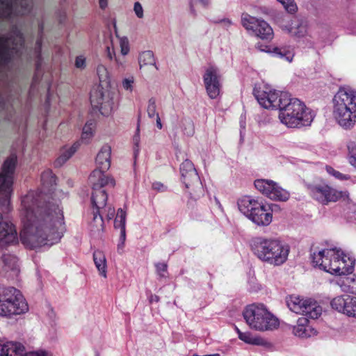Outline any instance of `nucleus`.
Masks as SVG:
<instances>
[{
	"instance_id": "39",
	"label": "nucleus",
	"mask_w": 356,
	"mask_h": 356,
	"mask_svg": "<svg viewBox=\"0 0 356 356\" xmlns=\"http://www.w3.org/2000/svg\"><path fill=\"white\" fill-rule=\"evenodd\" d=\"M341 290L345 293L356 294V286L355 280L350 277H346L341 282H338Z\"/></svg>"
},
{
	"instance_id": "58",
	"label": "nucleus",
	"mask_w": 356,
	"mask_h": 356,
	"mask_svg": "<svg viewBox=\"0 0 356 356\" xmlns=\"http://www.w3.org/2000/svg\"><path fill=\"white\" fill-rule=\"evenodd\" d=\"M47 316L49 318V319L52 321H54L56 319V313L54 311V309L49 306L48 307V312H47Z\"/></svg>"
},
{
	"instance_id": "8",
	"label": "nucleus",
	"mask_w": 356,
	"mask_h": 356,
	"mask_svg": "<svg viewBox=\"0 0 356 356\" xmlns=\"http://www.w3.org/2000/svg\"><path fill=\"white\" fill-rule=\"evenodd\" d=\"M239 211L257 225L267 226L272 221L268 206L250 196H244L237 202Z\"/></svg>"
},
{
	"instance_id": "16",
	"label": "nucleus",
	"mask_w": 356,
	"mask_h": 356,
	"mask_svg": "<svg viewBox=\"0 0 356 356\" xmlns=\"http://www.w3.org/2000/svg\"><path fill=\"white\" fill-rule=\"evenodd\" d=\"M17 242V233L15 227L11 222L3 221V216L0 212V249Z\"/></svg>"
},
{
	"instance_id": "28",
	"label": "nucleus",
	"mask_w": 356,
	"mask_h": 356,
	"mask_svg": "<svg viewBox=\"0 0 356 356\" xmlns=\"http://www.w3.org/2000/svg\"><path fill=\"white\" fill-rule=\"evenodd\" d=\"M93 261L99 273V275L103 276L104 277H106L107 264L106 257L104 252L100 250L94 251Z\"/></svg>"
},
{
	"instance_id": "46",
	"label": "nucleus",
	"mask_w": 356,
	"mask_h": 356,
	"mask_svg": "<svg viewBox=\"0 0 356 356\" xmlns=\"http://www.w3.org/2000/svg\"><path fill=\"white\" fill-rule=\"evenodd\" d=\"M156 99L154 98H150L148 101L147 112L149 118H153L157 117L159 113L156 112Z\"/></svg>"
},
{
	"instance_id": "59",
	"label": "nucleus",
	"mask_w": 356,
	"mask_h": 356,
	"mask_svg": "<svg viewBox=\"0 0 356 356\" xmlns=\"http://www.w3.org/2000/svg\"><path fill=\"white\" fill-rule=\"evenodd\" d=\"M219 22L222 23L223 26L227 29L229 28L232 24V21L229 19L227 18L221 19Z\"/></svg>"
},
{
	"instance_id": "3",
	"label": "nucleus",
	"mask_w": 356,
	"mask_h": 356,
	"mask_svg": "<svg viewBox=\"0 0 356 356\" xmlns=\"http://www.w3.org/2000/svg\"><path fill=\"white\" fill-rule=\"evenodd\" d=\"M311 259L314 266L339 275L352 273L355 263L353 257L336 248L314 251L311 254Z\"/></svg>"
},
{
	"instance_id": "32",
	"label": "nucleus",
	"mask_w": 356,
	"mask_h": 356,
	"mask_svg": "<svg viewBox=\"0 0 356 356\" xmlns=\"http://www.w3.org/2000/svg\"><path fill=\"white\" fill-rule=\"evenodd\" d=\"M95 128V122L92 120H88L83 128L81 141L88 143L92 138Z\"/></svg>"
},
{
	"instance_id": "12",
	"label": "nucleus",
	"mask_w": 356,
	"mask_h": 356,
	"mask_svg": "<svg viewBox=\"0 0 356 356\" xmlns=\"http://www.w3.org/2000/svg\"><path fill=\"white\" fill-rule=\"evenodd\" d=\"M309 195L319 203L327 205L335 202L341 197V193L325 183H314L307 185Z\"/></svg>"
},
{
	"instance_id": "4",
	"label": "nucleus",
	"mask_w": 356,
	"mask_h": 356,
	"mask_svg": "<svg viewBox=\"0 0 356 356\" xmlns=\"http://www.w3.org/2000/svg\"><path fill=\"white\" fill-rule=\"evenodd\" d=\"M250 249L260 261L273 266L283 264L290 251L289 246L278 238L264 236L252 238Z\"/></svg>"
},
{
	"instance_id": "30",
	"label": "nucleus",
	"mask_w": 356,
	"mask_h": 356,
	"mask_svg": "<svg viewBox=\"0 0 356 356\" xmlns=\"http://www.w3.org/2000/svg\"><path fill=\"white\" fill-rule=\"evenodd\" d=\"M305 299L298 296H291L286 298V305L289 309L298 314H302L305 307Z\"/></svg>"
},
{
	"instance_id": "27",
	"label": "nucleus",
	"mask_w": 356,
	"mask_h": 356,
	"mask_svg": "<svg viewBox=\"0 0 356 356\" xmlns=\"http://www.w3.org/2000/svg\"><path fill=\"white\" fill-rule=\"evenodd\" d=\"M203 81L204 85L221 83L218 68L214 65L209 66L203 75Z\"/></svg>"
},
{
	"instance_id": "1",
	"label": "nucleus",
	"mask_w": 356,
	"mask_h": 356,
	"mask_svg": "<svg viewBox=\"0 0 356 356\" xmlns=\"http://www.w3.org/2000/svg\"><path fill=\"white\" fill-rule=\"evenodd\" d=\"M65 232L64 217L59 204L39 206L24 222V246L36 249L58 243Z\"/></svg>"
},
{
	"instance_id": "26",
	"label": "nucleus",
	"mask_w": 356,
	"mask_h": 356,
	"mask_svg": "<svg viewBox=\"0 0 356 356\" xmlns=\"http://www.w3.org/2000/svg\"><path fill=\"white\" fill-rule=\"evenodd\" d=\"M80 142L76 141L70 147L63 148L60 152V156L55 161L54 165L56 167L62 166L72 156L80 147Z\"/></svg>"
},
{
	"instance_id": "25",
	"label": "nucleus",
	"mask_w": 356,
	"mask_h": 356,
	"mask_svg": "<svg viewBox=\"0 0 356 356\" xmlns=\"http://www.w3.org/2000/svg\"><path fill=\"white\" fill-rule=\"evenodd\" d=\"M322 313V308L318 303L312 299H305L303 312L301 314L312 319L318 318Z\"/></svg>"
},
{
	"instance_id": "20",
	"label": "nucleus",
	"mask_w": 356,
	"mask_h": 356,
	"mask_svg": "<svg viewBox=\"0 0 356 356\" xmlns=\"http://www.w3.org/2000/svg\"><path fill=\"white\" fill-rule=\"evenodd\" d=\"M353 298L349 295H343L334 298L331 302L332 307L348 316H353L355 312L353 309Z\"/></svg>"
},
{
	"instance_id": "29",
	"label": "nucleus",
	"mask_w": 356,
	"mask_h": 356,
	"mask_svg": "<svg viewBox=\"0 0 356 356\" xmlns=\"http://www.w3.org/2000/svg\"><path fill=\"white\" fill-rule=\"evenodd\" d=\"M7 39L0 36V65H7L12 60V54L10 47L6 44Z\"/></svg>"
},
{
	"instance_id": "55",
	"label": "nucleus",
	"mask_w": 356,
	"mask_h": 356,
	"mask_svg": "<svg viewBox=\"0 0 356 356\" xmlns=\"http://www.w3.org/2000/svg\"><path fill=\"white\" fill-rule=\"evenodd\" d=\"M152 188L158 192H164L166 187L161 182L156 181L152 184Z\"/></svg>"
},
{
	"instance_id": "21",
	"label": "nucleus",
	"mask_w": 356,
	"mask_h": 356,
	"mask_svg": "<svg viewBox=\"0 0 356 356\" xmlns=\"http://www.w3.org/2000/svg\"><path fill=\"white\" fill-rule=\"evenodd\" d=\"M293 333L300 338H307L316 335V331L309 325V320L306 317H300L297 321L296 325L293 326Z\"/></svg>"
},
{
	"instance_id": "63",
	"label": "nucleus",
	"mask_w": 356,
	"mask_h": 356,
	"mask_svg": "<svg viewBox=\"0 0 356 356\" xmlns=\"http://www.w3.org/2000/svg\"><path fill=\"white\" fill-rule=\"evenodd\" d=\"M353 307L354 311H355V312H353L354 314H353V317H355L356 318V297H354V298H353Z\"/></svg>"
},
{
	"instance_id": "62",
	"label": "nucleus",
	"mask_w": 356,
	"mask_h": 356,
	"mask_svg": "<svg viewBox=\"0 0 356 356\" xmlns=\"http://www.w3.org/2000/svg\"><path fill=\"white\" fill-rule=\"evenodd\" d=\"M156 127L159 129H161L162 127H163V125H162V123L161 122V119H160V117L159 115H157L156 117Z\"/></svg>"
},
{
	"instance_id": "38",
	"label": "nucleus",
	"mask_w": 356,
	"mask_h": 356,
	"mask_svg": "<svg viewBox=\"0 0 356 356\" xmlns=\"http://www.w3.org/2000/svg\"><path fill=\"white\" fill-rule=\"evenodd\" d=\"M56 177L51 170H47L44 171L41 175V181L42 185L50 188L56 185Z\"/></svg>"
},
{
	"instance_id": "10",
	"label": "nucleus",
	"mask_w": 356,
	"mask_h": 356,
	"mask_svg": "<svg viewBox=\"0 0 356 356\" xmlns=\"http://www.w3.org/2000/svg\"><path fill=\"white\" fill-rule=\"evenodd\" d=\"M21 291L13 286H0V316L21 314L19 306Z\"/></svg>"
},
{
	"instance_id": "35",
	"label": "nucleus",
	"mask_w": 356,
	"mask_h": 356,
	"mask_svg": "<svg viewBox=\"0 0 356 356\" xmlns=\"http://www.w3.org/2000/svg\"><path fill=\"white\" fill-rule=\"evenodd\" d=\"M13 8V0H0V18H10Z\"/></svg>"
},
{
	"instance_id": "61",
	"label": "nucleus",
	"mask_w": 356,
	"mask_h": 356,
	"mask_svg": "<svg viewBox=\"0 0 356 356\" xmlns=\"http://www.w3.org/2000/svg\"><path fill=\"white\" fill-rule=\"evenodd\" d=\"M6 106V99L4 97L0 95V110L4 109Z\"/></svg>"
},
{
	"instance_id": "52",
	"label": "nucleus",
	"mask_w": 356,
	"mask_h": 356,
	"mask_svg": "<svg viewBox=\"0 0 356 356\" xmlns=\"http://www.w3.org/2000/svg\"><path fill=\"white\" fill-rule=\"evenodd\" d=\"M134 10L136 15L138 18L143 17V8L142 5L139 2H136L134 3Z\"/></svg>"
},
{
	"instance_id": "5",
	"label": "nucleus",
	"mask_w": 356,
	"mask_h": 356,
	"mask_svg": "<svg viewBox=\"0 0 356 356\" xmlns=\"http://www.w3.org/2000/svg\"><path fill=\"white\" fill-rule=\"evenodd\" d=\"M333 103V114L337 123L345 129L353 128L356 124V90L340 88Z\"/></svg>"
},
{
	"instance_id": "22",
	"label": "nucleus",
	"mask_w": 356,
	"mask_h": 356,
	"mask_svg": "<svg viewBox=\"0 0 356 356\" xmlns=\"http://www.w3.org/2000/svg\"><path fill=\"white\" fill-rule=\"evenodd\" d=\"M126 211L122 209H119L114 221L115 228L119 229L120 232L119 243L118 245V251L124 248L126 241Z\"/></svg>"
},
{
	"instance_id": "56",
	"label": "nucleus",
	"mask_w": 356,
	"mask_h": 356,
	"mask_svg": "<svg viewBox=\"0 0 356 356\" xmlns=\"http://www.w3.org/2000/svg\"><path fill=\"white\" fill-rule=\"evenodd\" d=\"M140 134V127H139V124H138L136 134L133 138V141H134V145L137 148H138L139 143H140V134Z\"/></svg>"
},
{
	"instance_id": "19",
	"label": "nucleus",
	"mask_w": 356,
	"mask_h": 356,
	"mask_svg": "<svg viewBox=\"0 0 356 356\" xmlns=\"http://www.w3.org/2000/svg\"><path fill=\"white\" fill-rule=\"evenodd\" d=\"M1 265V271L5 273L8 277H17L19 275L20 270L17 265V258L10 254H3L0 259Z\"/></svg>"
},
{
	"instance_id": "54",
	"label": "nucleus",
	"mask_w": 356,
	"mask_h": 356,
	"mask_svg": "<svg viewBox=\"0 0 356 356\" xmlns=\"http://www.w3.org/2000/svg\"><path fill=\"white\" fill-rule=\"evenodd\" d=\"M293 33L298 38L303 37L307 33V29L305 26L300 25L297 27L296 30L293 32Z\"/></svg>"
},
{
	"instance_id": "41",
	"label": "nucleus",
	"mask_w": 356,
	"mask_h": 356,
	"mask_svg": "<svg viewBox=\"0 0 356 356\" xmlns=\"http://www.w3.org/2000/svg\"><path fill=\"white\" fill-rule=\"evenodd\" d=\"M207 95L211 99H216L221 89V83L204 85Z\"/></svg>"
},
{
	"instance_id": "60",
	"label": "nucleus",
	"mask_w": 356,
	"mask_h": 356,
	"mask_svg": "<svg viewBox=\"0 0 356 356\" xmlns=\"http://www.w3.org/2000/svg\"><path fill=\"white\" fill-rule=\"evenodd\" d=\"M99 4L102 9H105L108 6V0H99Z\"/></svg>"
},
{
	"instance_id": "50",
	"label": "nucleus",
	"mask_w": 356,
	"mask_h": 356,
	"mask_svg": "<svg viewBox=\"0 0 356 356\" xmlns=\"http://www.w3.org/2000/svg\"><path fill=\"white\" fill-rule=\"evenodd\" d=\"M134 78L129 77L123 79L122 85L124 90H129L130 92L133 90V83H134Z\"/></svg>"
},
{
	"instance_id": "47",
	"label": "nucleus",
	"mask_w": 356,
	"mask_h": 356,
	"mask_svg": "<svg viewBox=\"0 0 356 356\" xmlns=\"http://www.w3.org/2000/svg\"><path fill=\"white\" fill-rule=\"evenodd\" d=\"M210 4V0H189L191 12L195 14V8L200 5L203 8L207 7Z\"/></svg>"
},
{
	"instance_id": "31",
	"label": "nucleus",
	"mask_w": 356,
	"mask_h": 356,
	"mask_svg": "<svg viewBox=\"0 0 356 356\" xmlns=\"http://www.w3.org/2000/svg\"><path fill=\"white\" fill-rule=\"evenodd\" d=\"M239 339L246 343L251 345L263 346L265 344V340L263 338L253 334L250 332H244V333H240Z\"/></svg>"
},
{
	"instance_id": "36",
	"label": "nucleus",
	"mask_w": 356,
	"mask_h": 356,
	"mask_svg": "<svg viewBox=\"0 0 356 356\" xmlns=\"http://www.w3.org/2000/svg\"><path fill=\"white\" fill-rule=\"evenodd\" d=\"M273 53L280 58L286 61L291 62L294 56V52L292 48L288 47H276L274 49Z\"/></svg>"
},
{
	"instance_id": "42",
	"label": "nucleus",
	"mask_w": 356,
	"mask_h": 356,
	"mask_svg": "<svg viewBox=\"0 0 356 356\" xmlns=\"http://www.w3.org/2000/svg\"><path fill=\"white\" fill-rule=\"evenodd\" d=\"M38 0H24V16L26 13H38Z\"/></svg>"
},
{
	"instance_id": "51",
	"label": "nucleus",
	"mask_w": 356,
	"mask_h": 356,
	"mask_svg": "<svg viewBox=\"0 0 356 356\" xmlns=\"http://www.w3.org/2000/svg\"><path fill=\"white\" fill-rule=\"evenodd\" d=\"M75 67L79 69H84L86 67V58L83 56H79L75 59Z\"/></svg>"
},
{
	"instance_id": "24",
	"label": "nucleus",
	"mask_w": 356,
	"mask_h": 356,
	"mask_svg": "<svg viewBox=\"0 0 356 356\" xmlns=\"http://www.w3.org/2000/svg\"><path fill=\"white\" fill-rule=\"evenodd\" d=\"M0 356H22V344L13 341L0 343Z\"/></svg>"
},
{
	"instance_id": "6",
	"label": "nucleus",
	"mask_w": 356,
	"mask_h": 356,
	"mask_svg": "<svg viewBox=\"0 0 356 356\" xmlns=\"http://www.w3.org/2000/svg\"><path fill=\"white\" fill-rule=\"evenodd\" d=\"M243 316L252 330L264 332L278 327L279 320L263 304H251L245 307Z\"/></svg>"
},
{
	"instance_id": "40",
	"label": "nucleus",
	"mask_w": 356,
	"mask_h": 356,
	"mask_svg": "<svg viewBox=\"0 0 356 356\" xmlns=\"http://www.w3.org/2000/svg\"><path fill=\"white\" fill-rule=\"evenodd\" d=\"M325 170L330 175L332 176L333 177H334L335 179H337L338 180H340V181L350 180L352 183L354 182L350 176H349L348 175H346V174H343V173L340 172L339 171L334 169L331 166L327 165L325 167Z\"/></svg>"
},
{
	"instance_id": "23",
	"label": "nucleus",
	"mask_w": 356,
	"mask_h": 356,
	"mask_svg": "<svg viewBox=\"0 0 356 356\" xmlns=\"http://www.w3.org/2000/svg\"><path fill=\"white\" fill-rule=\"evenodd\" d=\"M111 148L109 145H104L98 152L96 157V165L97 168L107 170L111 166Z\"/></svg>"
},
{
	"instance_id": "13",
	"label": "nucleus",
	"mask_w": 356,
	"mask_h": 356,
	"mask_svg": "<svg viewBox=\"0 0 356 356\" xmlns=\"http://www.w3.org/2000/svg\"><path fill=\"white\" fill-rule=\"evenodd\" d=\"M241 22L247 31L262 40H271L273 37L272 28L264 20L243 14Z\"/></svg>"
},
{
	"instance_id": "7",
	"label": "nucleus",
	"mask_w": 356,
	"mask_h": 356,
	"mask_svg": "<svg viewBox=\"0 0 356 356\" xmlns=\"http://www.w3.org/2000/svg\"><path fill=\"white\" fill-rule=\"evenodd\" d=\"M17 163V154L11 153L3 161L0 171V209L5 214L8 213L13 209L10 196Z\"/></svg>"
},
{
	"instance_id": "44",
	"label": "nucleus",
	"mask_w": 356,
	"mask_h": 356,
	"mask_svg": "<svg viewBox=\"0 0 356 356\" xmlns=\"http://www.w3.org/2000/svg\"><path fill=\"white\" fill-rule=\"evenodd\" d=\"M280 2L284 9L291 14L296 13L298 10L297 5L294 0H277Z\"/></svg>"
},
{
	"instance_id": "33",
	"label": "nucleus",
	"mask_w": 356,
	"mask_h": 356,
	"mask_svg": "<svg viewBox=\"0 0 356 356\" xmlns=\"http://www.w3.org/2000/svg\"><path fill=\"white\" fill-rule=\"evenodd\" d=\"M97 74L99 77V85L98 86H109L110 76L107 68L102 64L97 67Z\"/></svg>"
},
{
	"instance_id": "43",
	"label": "nucleus",
	"mask_w": 356,
	"mask_h": 356,
	"mask_svg": "<svg viewBox=\"0 0 356 356\" xmlns=\"http://www.w3.org/2000/svg\"><path fill=\"white\" fill-rule=\"evenodd\" d=\"M181 128L184 134L188 136H191L195 132L193 121L189 118L181 120Z\"/></svg>"
},
{
	"instance_id": "14",
	"label": "nucleus",
	"mask_w": 356,
	"mask_h": 356,
	"mask_svg": "<svg viewBox=\"0 0 356 356\" xmlns=\"http://www.w3.org/2000/svg\"><path fill=\"white\" fill-rule=\"evenodd\" d=\"M254 186L263 195L273 200L284 202L288 200L290 196L287 191L272 180L257 179L254 181Z\"/></svg>"
},
{
	"instance_id": "2",
	"label": "nucleus",
	"mask_w": 356,
	"mask_h": 356,
	"mask_svg": "<svg viewBox=\"0 0 356 356\" xmlns=\"http://www.w3.org/2000/svg\"><path fill=\"white\" fill-rule=\"evenodd\" d=\"M254 95L258 103L265 108L279 109L280 122L289 128L310 125L314 112L297 98L286 92L272 90L267 87L254 88Z\"/></svg>"
},
{
	"instance_id": "34",
	"label": "nucleus",
	"mask_w": 356,
	"mask_h": 356,
	"mask_svg": "<svg viewBox=\"0 0 356 356\" xmlns=\"http://www.w3.org/2000/svg\"><path fill=\"white\" fill-rule=\"evenodd\" d=\"M348 163L356 169V140H350L346 143Z\"/></svg>"
},
{
	"instance_id": "17",
	"label": "nucleus",
	"mask_w": 356,
	"mask_h": 356,
	"mask_svg": "<svg viewBox=\"0 0 356 356\" xmlns=\"http://www.w3.org/2000/svg\"><path fill=\"white\" fill-rule=\"evenodd\" d=\"M180 172L182 181L186 188L200 184V177L193 163L189 159H186L180 165Z\"/></svg>"
},
{
	"instance_id": "53",
	"label": "nucleus",
	"mask_w": 356,
	"mask_h": 356,
	"mask_svg": "<svg viewBox=\"0 0 356 356\" xmlns=\"http://www.w3.org/2000/svg\"><path fill=\"white\" fill-rule=\"evenodd\" d=\"M120 47L122 54L123 56L127 55L129 51V43L127 39H122L120 40Z\"/></svg>"
},
{
	"instance_id": "45",
	"label": "nucleus",
	"mask_w": 356,
	"mask_h": 356,
	"mask_svg": "<svg viewBox=\"0 0 356 356\" xmlns=\"http://www.w3.org/2000/svg\"><path fill=\"white\" fill-rule=\"evenodd\" d=\"M46 204H56V202H50V201H38V200H35L34 202H33V204L31 207H29V208H26V214H23L24 216V222H25L26 221V218L29 213L33 212L34 210H35L39 206L45 205Z\"/></svg>"
},
{
	"instance_id": "11",
	"label": "nucleus",
	"mask_w": 356,
	"mask_h": 356,
	"mask_svg": "<svg viewBox=\"0 0 356 356\" xmlns=\"http://www.w3.org/2000/svg\"><path fill=\"white\" fill-rule=\"evenodd\" d=\"M92 191L91 203L93 209V219L90 224V227L92 232L99 234L103 232L104 227L102 213L103 211H106L108 195L104 190Z\"/></svg>"
},
{
	"instance_id": "49",
	"label": "nucleus",
	"mask_w": 356,
	"mask_h": 356,
	"mask_svg": "<svg viewBox=\"0 0 356 356\" xmlns=\"http://www.w3.org/2000/svg\"><path fill=\"white\" fill-rule=\"evenodd\" d=\"M156 272L160 277H165L167 273L168 266L165 263H157L155 265Z\"/></svg>"
},
{
	"instance_id": "18",
	"label": "nucleus",
	"mask_w": 356,
	"mask_h": 356,
	"mask_svg": "<svg viewBox=\"0 0 356 356\" xmlns=\"http://www.w3.org/2000/svg\"><path fill=\"white\" fill-rule=\"evenodd\" d=\"M106 171L97 168L90 174L89 182L92 186V190H103L102 188L107 185L115 186V180L108 177L105 174Z\"/></svg>"
},
{
	"instance_id": "9",
	"label": "nucleus",
	"mask_w": 356,
	"mask_h": 356,
	"mask_svg": "<svg viewBox=\"0 0 356 356\" xmlns=\"http://www.w3.org/2000/svg\"><path fill=\"white\" fill-rule=\"evenodd\" d=\"M115 92L111 86H97L90 92V103L102 115L108 116L116 107Z\"/></svg>"
},
{
	"instance_id": "37",
	"label": "nucleus",
	"mask_w": 356,
	"mask_h": 356,
	"mask_svg": "<svg viewBox=\"0 0 356 356\" xmlns=\"http://www.w3.org/2000/svg\"><path fill=\"white\" fill-rule=\"evenodd\" d=\"M139 64L140 68L145 65H154L157 69L155 58L152 51H145L140 54Z\"/></svg>"
},
{
	"instance_id": "48",
	"label": "nucleus",
	"mask_w": 356,
	"mask_h": 356,
	"mask_svg": "<svg viewBox=\"0 0 356 356\" xmlns=\"http://www.w3.org/2000/svg\"><path fill=\"white\" fill-rule=\"evenodd\" d=\"M24 356H53V355L51 352L44 349L26 352L24 348Z\"/></svg>"
},
{
	"instance_id": "64",
	"label": "nucleus",
	"mask_w": 356,
	"mask_h": 356,
	"mask_svg": "<svg viewBox=\"0 0 356 356\" xmlns=\"http://www.w3.org/2000/svg\"><path fill=\"white\" fill-rule=\"evenodd\" d=\"M214 201H215L216 205L218 207V208L222 210V205H221L219 200L216 197H214Z\"/></svg>"
},
{
	"instance_id": "57",
	"label": "nucleus",
	"mask_w": 356,
	"mask_h": 356,
	"mask_svg": "<svg viewBox=\"0 0 356 356\" xmlns=\"http://www.w3.org/2000/svg\"><path fill=\"white\" fill-rule=\"evenodd\" d=\"M106 212V216L108 219H112L115 215V209L113 207H108L106 208V211H103L102 215Z\"/></svg>"
},
{
	"instance_id": "15",
	"label": "nucleus",
	"mask_w": 356,
	"mask_h": 356,
	"mask_svg": "<svg viewBox=\"0 0 356 356\" xmlns=\"http://www.w3.org/2000/svg\"><path fill=\"white\" fill-rule=\"evenodd\" d=\"M38 35L36 40L35 47L31 49L30 52L27 54L29 58L33 60L35 63V74L33 77V84H36L39 81V76L41 73L40 68L42 66V58L41 56V48L43 40V29L44 23L42 20H38Z\"/></svg>"
}]
</instances>
